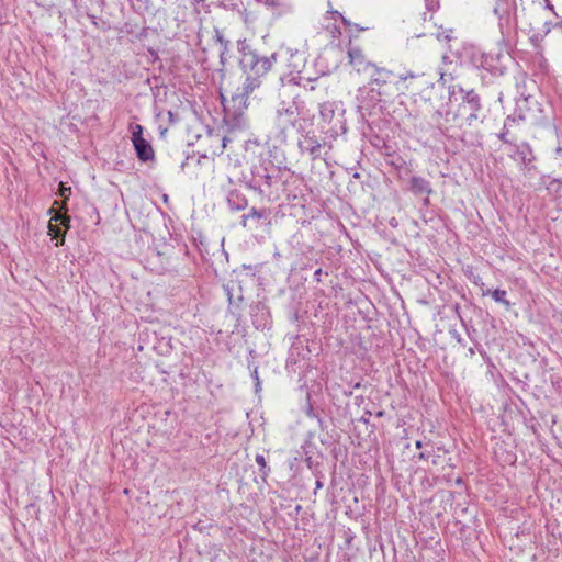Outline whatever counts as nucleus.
<instances>
[{"mask_svg":"<svg viewBox=\"0 0 562 562\" xmlns=\"http://www.w3.org/2000/svg\"><path fill=\"white\" fill-rule=\"evenodd\" d=\"M394 74L392 70L380 67L376 64L370 70L368 97L373 104H376L387 95L386 86L392 82Z\"/></svg>","mask_w":562,"mask_h":562,"instance_id":"f257e3e1","label":"nucleus"},{"mask_svg":"<svg viewBox=\"0 0 562 562\" xmlns=\"http://www.w3.org/2000/svg\"><path fill=\"white\" fill-rule=\"evenodd\" d=\"M271 211L268 209L257 210L252 207L251 213L248 214V220L251 221V229L254 237L257 240L265 239L270 234L271 225Z\"/></svg>","mask_w":562,"mask_h":562,"instance_id":"f03ea898","label":"nucleus"},{"mask_svg":"<svg viewBox=\"0 0 562 562\" xmlns=\"http://www.w3.org/2000/svg\"><path fill=\"white\" fill-rule=\"evenodd\" d=\"M272 63L269 57H258L251 54L250 74H248V92L255 87H259V78L265 76L271 68Z\"/></svg>","mask_w":562,"mask_h":562,"instance_id":"7ed1b4c3","label":"nucleus"},{"mask_svg":"<svg viewBox=\"0 0 562 562\" xmlns=\"http://www.w3.org/2000/svg\"><path fill=\"white\" fill-rule=\"evenodd\" d=\"M132 142L140 161L153 160L155 157L154 149L148 140L143 137V127L136 124L132 132Z\"/></svg>","mask_w":562,"mask_h":562,"instance_id":"20e7f679","label":"nucleus"},{"mask_svg":"<svg viewBox=\"0 0 562 562\" xmlns=\"http://www.w3.org/2000/svg\"><path fill=\"white\" fill-rule=\"evenodd\" d=\"M244 108H246L245 94H238L232 98L231 102L224 103L226 116L231 117L236 125L244 123Z\"/></svg>","mask_w":562,"mask_h":562,"instance_id":"39448f33","label":"nucleus"},{"mask_svg":"<svg viewBox=\"0 0 562 562\" xmlns=\"http://www.w3.org/2000/svg\"><path fill=\"white\" fill-rule=\"evenodd\" d=\"M408 189L412 191L414 195L425 194L426 196L424 198V205H429V195L434 192V190L431 188L430 182L427 179L419 176H413L409 179Z\"/></svg>","mask_w":562,"mask_h":562,"instance_id":"423d86ee","label":"nucleus"},{"mask_svg":"<svg viewBox=\"0 0 562 562\" xmlns=\"http://www.w3.org/2000/svg\"><path fill=\"white\" fill-rule=\"evenodd\" d=\"M460 92L464 93L463 95V109H469L470 113L468 116V121L471 124L472 121L477 120V112L481 110V100L480 97L474 90L464 91L460 88Z\"/></svg>","mask_w":562,"mask_h":562,"instance_id":"0eeeda50","label":"nucleus"},{"mask_svg":"<svg viewBox=\"0 0 562 562\" xmlns=\"http://www.w3.org/2000/svg\"><path fill=\"white\" fill-rule=\"evenodd\" d=\"M349 64L356 69V71H367L375 65L374 63L368 61L364 54L359 47H349L348 49Z\"/></svg>","mask_w":562,"mask_h":562,"instance_id":"6e6552de","label":"nucleus"},{"mask_svg":"<svg viewBox=\"0 0 562 562\" xmlns=\"http://www.w3.org/2000/svg\"><path fill=\"white\" fill-rule=\"evenodd\" d=\"M227 203L233 211H241L246 207V198L243 190L234 189L227 194Z\"/></svg>","mask_w":562,"mask_h":562,"instance_id":"1a4fd4ad","label":"nucleus"},{"mask_svg":"<svg viewBox=\"0 0 562 562\" xmlns=\"http://www.w3.org/2000/svg\"><path fill=\"white\" fill-rule=\"evenodd\" d=\"M430 450L422 451L417 458L418 460H429L431 459L432 464L438 465L441 463V457L442 454H446L448 452L447 449L443 447H437V449L434 448L432 445L429 446Z\"/></svg>","mask_w":562,"mask_h":562,"instance_id":"9d476101","label":"nucleus"},{"mask_svg":"<svg viewBox=\"0 0 562 562\" xmlns=\"http://www.w3.org/2000/svg\"><path fill=\"white\" fill-rule=\"evenodd\" d=\"M481 291H482V295L483 296H486V295L491 294L495 302L503 304L507 310L510 307L512 304L506 299V294L507 293H506L505 290L496 289L494 291H491L490 289L485 288L484 283H482L481 284Z\"/></svg>","mask_w":562,"mask_h":562,"instance_id":"9b49d317","label":"nucleus"},{"mask_svg":"<svg viewBox=\"0 0 562 562\" xmlns=\"http://www.w3.org/2000/svg\"><path fill=\"white\" fill-rule=\"evenodd\" d=\"M226 292L231 305H233L235 301L236 303H240L244 299L243 286L240 282L231 281V283L226 286Z\"/></svg>","mask_w":562,"mask_h":562,"instance_id":"f8f14e48","label":"nucleus"},{"mask_svg":"<svg viewBox=\"0 0 562 562\" xmlns=\"http://www.w3.org/2000/svg\"><path fill=\"white\" fill-rule=\"evenodd\" d=\"M424 74L423 72H415V71H412V70H407L401 75H398V81L402 82L404 85V88L409 90V89H414V82L416 80H420L424 78Z\"/></svg>","mask_w":562,"mask_h":562,"instance_id":"ddd939ff","label":"nucleus"},{"mask_svg":"<svg viewBox=\"0 0 562 562\" xmlns=\"http://www.w3.org/2000/svg\"><path fill=\"white\" fill-rule=\"evenodd\" d=\"M300 148L307 151L313 159L319 157L321 143L312 138H306L304 143H300Z\"/></svg>","mask_w":562,"mask_h":562,"instance_id":"4468645a","label":"nucleus"},{"mask_svg":"<svg viewBox=\"0 0 562 562\" xmlns=\"http://www.w3.org/2000/svg\"><path fill=\"white\" fill-rule=\"evenodd\" d=\"M542 183L551 194L561 195L562 182L559 179H551L550 177H542Z\"/></svg>","mask_w":562,"mask_h":562,"instance_id":"2eb2a0df","label":"nucleus"},{"mask_svg":"<svg viewBox=\"0 0 562 562\" xmlns=\"http://www.w3.org/2000/svg\"><path fill=\"white\" fill-rule=\"evenodd\" d=\"M279 116H288L289 123L292 125L295 123L296 117L299 115L297 108L294 105L288 106V108H280L278 109Z\"/></svg>","mask_w":562,"mask_h":562,"instance_id":"dca6fc26","label":"nucleus"},{"mask_svg":"<svg viewBox=\"0 0 562 562\" xmlns=\"http://www.w3.org/2000/svg\"><path fill=\"white\" fill-rule=\"evenodd\" d=\"M515 120L514 119H510V117H507L505 124H504V128L503 131L498 134V138L504 143V144H508L510 146H515V143H514V138L509 137V131H508V123H514Z\"/></svg>","mask_w":562,"mask_h":562,"instance_id":"f3484780","label":"nucleus"},{"mask_svg":"<svg viewBox=\"0 0 562 562\" xmlns=\"http://www.w3.org/2000/svg\"><path fill=\"white\" fill-rule=\"evenodd\" d=\"M515 156L517 159H520L522 164H528L531 161V158L527 157V154H531L530 147L527 144H522L521 146H516Z\"/></svg>","mask_w":562,"mask_h":562,"instance_id":"a211bd4d","label":"nucleus"},{"mask_svg":"<svg viewBox=\"0 0 562 562\" xmlns=\"http://www.w3.org/2000/svg\"><path fill=\"white\" fill-rule=\"evenodd\" d=\"M48 233L49 235L53 237V238H58V237H61V240L60 241H57L56 243V246H59V245H63L64 244V237H65V232L56 224H53L52 222L49 223L48 225Z\"/></svg>","mask_w":562,"mask_h":562,"instance_id":"6ab92c4d","label":"nucleus"},{"mask_svg":"<svg viewBox=\"0 0 562 562\" xmlns=\"http://www.w3.org/2000/svg\"><path fill=\"white\" fill-rule=\"evenodd\" d=\"M256 462H257V464L260 468L259 470H260V473H261V479L265 481L266 476L270 472V468L267 465L266 459H265V457L262 454H257L256 456Z\"/></svg>","mask_w":562,"mask_h":562,"instance_id":"aec40b11","label":"nucleus"},{"mask_svg":"<svg viewBox=\"0 0 562 562\" xmlns=\"http://www.w3.org/2000/svg\"><path fill=\"white\" fill-rule=\"evenodd\" d=\"M251 378L255 382V393L258 394L260 391H261V384H260V380H259V375H258V369L255 368L254 371L251 372Z\"/></svg>","mask_w":562,"mask_h":562,"instance_id":"412c9836","label":"nucleus"},{"mask_svg":"<svg viewBox=\"0 0 562 562\" xmlns=\"http://www.w3.org/2000/svg\"><path fill=\"white\" fill-rule=\"evenodd\" d=\"M215 38L216 41L223 46L222 55L224 54V50L227 48V41L224 40L222 33L216 29L215 30Z\"/></svg>","mask_w":562,"mask_h":562,"instance_id":"4be33fe9","label":"nucleus"},{"mask_svg":"<svg viewBox=\"0 0 562 562\" xmlns=\"http://www.w3.org/2000/svg\"><path fill=\"white\" fill-rule=\"evenodd\" d=\"M52 220L60 221L61 225L66 226L67 228L69 227L70 218L68 216L56 215Z\"/></svg>","mask_w":562,"mask_h":562,"instance_id":"5701e85b","label":"nucleus"},{"mask_svg":"<svg viewBox=\"0 0 562 562\" xmlns=\"http://www.w3.org/2000/svg\"><path fill=\"white\" fill-rule=\"evenodd\" d=\"M60 195L64 196V198H68V195H70L71 193V189L70 188H66L64 186H60Z\"/></svg>","mask_w":562,"mask_h":562,"instance_id":"b1692460","label":"nucleus"},{"mask_svg":"<svg viewBox=\"0 0 562 562\" xmlns=\"http://www.w3.org/2000/svg\"><path fill=\"white\" fill-rule=\"evenodd\" d=\"M370 416H371V412L370 411H366L363 413V415L361 416L360 422H362L364 424H368L369 419H370Z\"/></svg>","mask_w":562,"mask_h":562,"instance_id":"393cba45","label":"nucleus"},{"mask_svg":"<svg viewBox=\"0 0 562 562\" xmlns=\"http://www.w3.org/2000/svg\"><path fill=\"white\" fill-rule=\"evenodd\" d=\"M430 445H431L430 442H424V441H422V440H417V441L415 442V447H416L417 449H422V448H424V447H429Z\"/></svg>","mask_w":562,"mask_h":562,"instance_id":"a878e982","label":"nucleus"},{"mask_svg":"<svg viewBox=\"0 0 562 562\" xmlns=\"http://www.w3.org/2000/svg\"><path fill=\"white\" fill-rule=\"evenodd\" d=\"M473 283L481 288V284L483 283V281H482L481 277L474 276L473 277Z\"/></svg>","mask_w":562,"mask_h":562,"instance_id":"bb28decb","label":"nucleus"},{"mask_svg":"<svg viewBox=\"0 0 562 562\" xmlns=\"http://www.w3.org/2000/svg\"><path fill=\"white\" fill-rule=\"evenodd\" d=\"M168 116H169V120H170L171 123L176 122L175 115H173V113L171 111L168 112Z\"/></svg>","mask_w":562,"mask_h":562,"instance_id":"cd10ccee","label":"nucleus"},{"mask_svg":"<svg viewBox=\"0 0 562 562\" xmlns=\"http://www.w3.org/2000/svg\"><path fill=\"white\" fill-rule=\"evenodd\" d=\"M339 16L341 18L342 23H344L345 25H348V26L350 25V22H349L347 19H345L341 14H339Z\"/></svg>","mask_w":562,"mask_h":562,"instance_id":"c85d7f7f","label":"nucleus"},{"mask_svg":"<svg viewBox=\"0 0 562 562\" xmlns=\"http://www.w3.org/2000/svg\"><path fill=\"white\" fill-rule=\"evenodd\" d=\"M227 142H228V138L227 137H223V139H222V148L226 147V143Z\"/></svg>","mask_w":562,"mask_h":562,"instance_id":"c756f323","label":"nucleus"},{"mask_svg":"<svg viewBox=\"0 0 562 562\" xmlns=\"http://www.w3.org/2000/svg\"><path fill=\"white\" fill-rule=\"evenodd\" d=\"M240 222H241V224H243L244 226H246V214H243V215L240 216Z\"/></svg>","mask_w":562,"mask_h":562,"instance_id":"7c9ffc66","label":"nucleus"},{"mask_svg":"<svg viewBox=\"0 0 562 562\" xmlns=\"http://www.w3.org/2000/svg\"><path fill=\"white\" fill-rule=\"evenodd\" d=\"M307 415L313 416V407L310 405L307 409Z\"/></svg>","mask_w":562,"mask_h":562,"instance_id":"2f4dec72","label":"nucleus"},{"mask_svg":"<svg viewBox=\"0 0 562 562\" xmlns=\"http://www.w3.org/2000/svg\"><path fill=\"white\" fill-rule=\"evenodd\" d=\"M383 415H384V411H379L375 414L376 417H382Z\"/></svg>","mask_w":562,"mask_h":562,"instance_id":"473e14b6","label":"nucleus"},{"mask_svg":"<svg viewBox=\"0 0 562 562\" xmlns=\"http://www.w3.org/2000/svg\"><path fill=\"white\" fill-rule=\"evenodd\" d=\"M321 273H322V269H317V270L315 271V276H316V277H317V276H321Z\"/></svg>","mask_w":562,"mask_h":562,"instance_id":"72a5a7b5","label":"nucleus"},{"mask_svg":"<svg viewBox=\"0 0 562 562\" xmlns=\"http://www.w3.org/2000/svg\"><path fill=\"white\" fill-rule=\"evenodd\" d=\"M322 485H323V484H322V482H321V481H317V482H316V487H318V488H319V487H322Z\"/></svg>","mask_w":562,"mask_h":562,"instance_id":"f704fd0d","label":"nucleus"},{"mask_svg":"<svg viewBox=\"0 0 562 562\" xmlns=\"http://www.w3.org/2000/svg\"><path fill=\"white\" fill-rule=\"evenodd\" d=\"M356 27H357V30H359V31H363V30H366V29H367V27H359L357 24H356Z\"/></svg>","mask_w":562,"mask_h":562,"instance_id":"c9c22d12","label":"nucleus"},{"mask_svg":"<svg viewBox=\"0 0 562 562\" xmlns=\"http://www.w3.org/2000/svg\"><path fill=\"white\" fill-rule=\"evenodd\" d=\"M469 353H470V355H474V349H473V348H470V349H469Z\"/></svg>","mask_w":562,"mask_h":562,"instance_id":"e433bc0d","label":"nucleus"},{"mask_svg":"<svg viewBox=\"0 0 562 562\" xmlns=\"http://www.w3.org/2000/svg\"><path fill=\"white\" fill-rule=\"evenodd\" d=\"M450 94H454V88L450 90Z\"/></svg>","mask_w":562,"mask_h":562,"instance_id":"4c0bfd02","label":"nucleus"}]
</instances>
